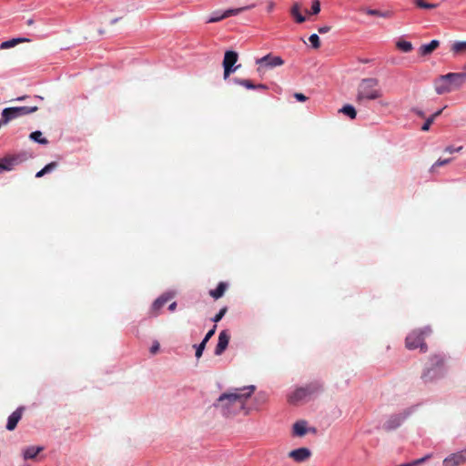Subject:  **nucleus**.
Segmentation results:
<instances>
[{"label": "nucleus", "mask_w": 466, "mask_h": 466, "mask_svg": "<svg viewBox=\"0 0 466 466\" xmlns=\"http://www.w3.org/2000/svg\"><path fill=\"white\" fill-rule=\"evenodd\" d=\"M255 390L254 385H249L224 392L217 399L214 407L225 417H233L241 412L248 415L250 408L247 407V401Z\"/></svg>", "instance_id": "1"}, {"label": "nucleus", "mask_w": 466, "mask_h": 466, "mask_svg": "<svg viewBox=\"0 0 466 466\" xmlns=\"http://www.w3.org/2000/svg\"><path fill=\"white\" fill-rule=\"evenodd\" d=\"M465 82L466 72L448 73L436 77L433 86L438 95H444L461 89Z\"/></svg>", "instance_id": "2"}, {"label": "nucleus", "mask_w": 466, "mask_h": 466, "mask_svg": "<svg viewBox=\"0 0 466 466\" xmlns=\"http://www.w3.org/2000/svg\"><path fill=\"white\" fill-rule=\"evenodd\" d=\"M382 96V91L379 87V80L374 77L362 79L357 89L356 101L361 103L364 100H375Z\"/></svg>", "instance_id": "3"}, {"label": "nucleus", "mask_w": 466, "mask_h": 466, "mask_svg": "<svg viewBox=\"0 0 466 466\" xmlns=\"http://www.w3.org/2000/svg\"><path fill=\"white\" fill-rule=\"evenodd\" d=\"M431 334L430 327L415 329L411 330L405 339V346L408 350L420 349V352H426L428 350L425 339Z\"/></svg>", "instance_id": "4"}, {"label": "nucleus", "mask_w": 466, "mask_h": 466, "mask_svg": "<svg viewBox=\"0 0 466 466\" xmlns=\"http://www.w3.org/2000/svg\"><path fill=\"white\" fill-rule=\"evenodd\" d=\"M256 64L258 66L257 71L262 76L268 69H272L276 66H280L284 64L283 59L279 56H274L272 54H268L261 58L256 59Z\"/></svg>", "instance_id": "5"}, {"label": "nucleus", "mask_w": 466, "mask_h": 466, "mask_svg": "<svg viewBox=\"0 0 466 466\" xmlns=\"http://www.w3.org/2000/svg\"><path fill=\"white\" fill-rule=\"evenodd\" d=\"M38 107L34 106H15L5 108L2 112V119L4 124H7L9 121L25 115H29L37 111Z\"/></svg>", "instance_id": "6"}, {"label": "nucleus", "mask_w": 466, "mask_h": 466, "mask_svg": "<svg viewBox=\"0 0 466 466\" xmlns=\"http://www.w3.org/2000/svg\"><path fill=\"white\" fill-rule=\"evenodd\" d=\"M238 55L237 52L228 50L225 52L224 59H223V67H224V79H227L232 73H234L238 67H240V65L235 66V64L238 62Z\"/></svg>", "instance_id": "7"}, {"label": "nucleus", "mask_w": 466, "mask_h": 466, "mask_svg": "<svg viewBox=\"0 0 466 466\" xmlns=\"http://www.w3.org/2000/svg\"><path fill=\"white\" fill-rule=\"evenodd\" d=\"M412 413V409L409 408L404 410L399 414H393L384 422L383 429L390 431L399 428L402 422Z\"/></svg>", "instance_id": "8"}, {"label": "nucleus", "mask_w": 466, "mask_h": 466, "mask_svg": "<svg viewBox=\"0 0 466 466\" xmlns=\"http://www.w3.org/2000/svg\"><path fill=\"white\" fill-rule=\"evenodd\" d=\"M321 386L317 382L310 383L305 387L298 388L295 391H293V401L305 400L315 393L319 392Z\"/></svg>", "instance_id": "9"}, {"label": "nucleus", "mask_w": 466, "mask_h": 466, "mask_svg": "<svg viewBox=\"0 0 466 466\" xmlns=\"http://www.w3.org/2000/svg\"><path fill=\"white\" fill-rule=\"evenodd\" d=\"M466 463V449L452 453L443 460L444 466H460Z\"/></svg>", "instance_id": "10"}, {"label": "nucleus", "mask_w": 466, "mask_h": 466, "mask_svg": "<svg viewBox=\"0 0 466 466\" xmlns=\"http://www.w3.org/2000/svg\"><path fill=\"white\" fill-rule=\"evenodd\" d=\"M307 433H317V429L314 427H309L306 420H298L293 424V435L303 437Z\"/></svg>", "instance_id": "11"}, {"label": "nucleus", "mask_w": 466, "mask_h": 466, "mask_svg": "<svg viewBox=\"0 0 466 466\" xmlns=\"http://www.w3.org/2000/svg\"><path fill=\"white\" fill-rule=\"evenodd\" d=\"M230 339V335L228 330H222L218 335V344L215 348L214 353L220 356L228 348Z\"/></svg>", "instance_id": "12"}, {"label": "nucleus", "mask_w": 466, "mask_h": 466, "mask_svg": "<svg viewBox=\"0 0 466 466\" xmlns=\"http://www.w3.org/2000/svg\"><path fill=\"white\" fill-rule=\"evenodd\" d=\"M429 365L437 368L438 371L435 376H444L445 374V359L442 355L435 354L430 357Z\"/></svg>", "instance_id": "13"}, {"label": "nucleus", "mask_w": 466, "mask_h": 466, "mask_svg": "<svg viewBox=\"0 0 466 466\" xmlns=\"http://www.w3.org/2000/svg\"><path fill=\"white\" fill-rule=\"evenodd\" d=\"M24 407L17 408L9 417L6 424V429L8 431H14L18 423V421L21 420L23 412H24Z\"/></svg>", "instance_id": "14"}, {"label": "nucleus", "mask_w": 466, "mask_h": 466, "mask_svg": "<svg viewBox=\"0 0 466 466\" xmlns=\"http://www.w3.org/2000/svg\"><path fill=\"white\" fill-rule=\"evenodd\" d=\"M311 451L305 447L293 450V461H306L311 457Z\"/></svg>", "instance_id": "15"}, {"label": "nucleus", "mask_w": 466, "mask_h": 466, "mask_svg": "<svg viewBox=\"0 0 466 466\" xmlns=\"http://www.w3.org/2000/svg\"><path fill=\"white\" fill-rule=\"evenodd\" d=\"M172 295L170 294H164L160 296L158 299H157L151 307V311L153 316H157L158 311L161 308H163L166 303L171 299Z\"/></svg>", "instance_id": "16"}, {"label": "nucleus", "mask_w": 466, "mask_h": 466, "mask_svg": "<svg viewBox=\"0 0 466 466\" xmlns=\"http://www.w3.org/2000/svg\"><path fill=\"white\" fill-rule=\"evenodd\" d=\"M245 9H247V7L236 8V9H228L219 16L215 15V16L210 17L208 20V23H216V22L221 21L222 19L229 17L231 15H238L240 12H242Z\"/></svg>", "instance_id": "17"}, {"label": "nucleus", "mask_w": 466, "mask_h": 466, "mask_svg": "<svg viewBox=\"0 0 466 466\" xmlns=\"http://www.w3.org/2000/svg\"><path fill=\"white\" fill-rule=\"evenodd\" d=\"M438 371L437 368H433L432 366L431 365H428L424 371L422 372L421 374V379L425 381V382H431L435 380H438L440 378H442L443 376H435L436 372Z\"/></svg>", "instance_id": "18"}, {"label": "nucleus", "mask_w": 466, "mask_h": 466, "mask_svg": "<svg viewBox=\"0 0 466 466\" xmlns=\"http://www.w3.org/2000/svg\"><path fill=\"white\" fill-rule=\"evenodd\" d=\"M17 161L15 157H5L0 159V172L12 170Z\"/></svg>", "instance_id": "19"}, {"label": "nucleus", "mask_w": 466, "mask_h": 466, "mask_svg": "<svg viewBox=\"0 0 466 466\" xmlns=\"http://www.w3.org/2000/svg\"><path fill=\"white\" fill-rule=\"evenodd\" d=\"M440 46V42L438 40H431L427 45H422L419 49V54L420 56H428L431 54L436 48Z\"/></svg>", "instance_id": "20"}, {"label": "nucleus", "mask_w": 466, "mask_h": 466, "mask_svg": "<svg viewBox=\"0 0 466 466\" xmlns=\"http://www.w3.org/2000/svg\"><path fill=\"white\" fill-rule=\"evenodd\" d=\"M228 289V284L225 282H219L218 287L215 289L209 290V295L214 298L215 299H218L221 298L226 289Z\"/></svg>", "instance_id": "21"}, {"label": "nucleus", "mask_w": 466, "mask_h": 466, "mask_svg": "<svg viewBox=\"0 0 466 466\" xmlns=\"http://www.w3.org/2000/svg\"><path fill=\"white\" fill-rule=\"evenodd\" d=\"M43 451V447L30 446L24 451L25 460L35 459Z\"/></svg>", "instance_id": "22"}, {"label": "nucleus", "mask_w": 466, "mask_h": 466, "mask_svg": "<svg viewBox=\"0 0 466 466\" xmlns=\"http://www.w3.org/2000/svg\"><path fill=\"white\" fill-rule=\"evenodd\" d=\"M25 42H29V39L24 38V37L13 38L11 40L3 42L0 45V48L1 49L11 48V47H14L15 46H16L17 44L25 43Z\"/></svg>", "instance_id": "23"}, {"label": "nucleus", "mask_w": 466, "mask_h": 466, "mask_svg": "<svg viewBox=\"0 0 466 466\" xmlns=\"http://www.w3.org/2000/svg\"><path fill=\"white\" fill-rule=\"evenodd\" d=\"M268 396L266 392H264V391L258 392L254 398L255 405L253 408L256 410H258L261 406H263L268 401Z\"/></svg>", "instance_id": "24"}, {"label": "nucleus", "mask_w": 466, "mask_h": 466, "mask_svg": "<svg viewBox=\"0 0 466 466\" xmlns=\"http://www.w3.org/2000/svg\"><path fill=\"white\" fill-rule=\"evenodd\" d=\"M396 46L399 50L404 53H409L413 49L412 44L405 40H399L396 43Z\"/></svg>", "instance_id": "25"}, {"label": "nucleus", "mask_w": 466, "mask_h": 466, "mask_svg": "<svg viewBox=\"0 0 466 466\" xmlns=\"http://www.w3.org/2000/svg\"><path fill=\"white\" fill-rule=\"evenodd\" d=\"M339 112H342L343 114L350 116V119H355L357 116V112L355 108L351 105H346L344 106Z\"/></svg>", "instance_id": "26"}, {"label": "nucleus", "mask_w": 466, "mask_h": 466, "mask_svg": "<svg viewBox=\"0 0 466 466\" xmlns=\"http://www.w3.org/2000/svg\"><path fill=\"white\" fill-rule=\"evenodd\" d=\"M451 51L454 54H461L466 52V41L455 42L451 46Z\"/></svg>", "instance_id": "27"}, {"label": "nucleus", "mask_w": 466, "mask_h": 466, "mask_svg": "<svg viewBox=\"0 0 466 466\" xmlns=\"http://www.w3.org/2000/svg\"><path fill=\"white\" fill-rule=\"evenodd\" d=\"M30 138L42 145H46L48 143L46 138L42 137V133L40 131L32 132L30 134Z\"/></svg>", "instance_id": "28"}, {"label": "nucleus", "mask_w": 466, "mask_h": 466, "mask_svg": "<svg viewBox=\"0 0 466 466\" xmlns=\"http://www.w3.org/2000/svg\"><path fill=\"white\" fill-rule=\"evenodd\" d=\"M293 18L298 23H303L306 18L299 12V5L298 4H293Z\"/></svg>", "instance_id": "29"}, {"label": "nucleus", "mask_w": 466, "mask_h": 466, "mask_svg": "<svg viewBox=\"0 0 466 466\" xmlns=\"http://www.w3.org/2000/svg\"><path fill=\"white\" fill-rule=\"evenodd\" d=\"M234 82L236 84H238L240 86H245L248 89H254L256 88V86L248 79H239V78H234Z\"/></svg>", "instance_id": "30"}, {"label": "nucleus", "mask_w": 466, "mask_h": 466, "mask_svg": "<svg viewBox=\"0 0 466 466\" xmlns=\"http://www.w3.org/2000/svg\"><path fill=\"white\" fill-rule=\"evenodd\" d=\"M365 13L369 15H375V16H380V17H389L390 12H381L377 9H366Z\"/></svg>", "instance_id": "31"}, {"label": "nucleus", "mask_w": 466, "mask_h": 466, "mask_svg": "<svg viewBox=\"0 0 466 466\" xmlns=\"http://www.w3.org/2000/svg\"><path fill=\"white\" fill-rule=\"evenodd\" d=\"M415 4L418 7L425 8V9H432V8H436L438 6L437 4L426 3L424 0H416Z\"/></svg>", "instance_id": "32"}, {"label": "nucleus", "mask_w": 466, "mask_h": 466, "mask_svg": "<svg viewBox=\"0 0 466 466\" xmlns=\"http://www.w3.org/2000/svg\"><path fill=\"white\" fill-rule=\"evenodd\" d=\"M312 48L319 49L320 47V39L317 34H313L309 38Z\"/></svg>", "instance_id": "33"}, {"label": "nucleus", "mask_w": 466, "mask_h": 466, "mask_svg": "<svg viewBox=\"0 0 466 466\" xmlns=\"http://www.w3.org/2000/svg\"><path fill=\"white\" fill-rule=\"evenodd\" d=\"M452 160V158H447V159H438L431 167V171H434L436 167H441V166H444V165H447L449 163H451Z\"/></svg>", "instance_id": "34"}, {"label": "nucleus", "mask_w": 466, "mask_h": 466, "mask_svg": "<svg viewBox=\"0 0 466 466\" xmlns=\"http://www.w3.org/2000/svg\"><path fill=\"white\" fill-rule=\"evenodd\" d=\"M228 311V308L224 307L222 308L218 314L212 319L214 322H218L221 320V319L225 316V314Z\"/></svg>", "instance_id": "35"}, {"label": "nucleus", "mask_w": 466, "mask_h": 466, "mask_svg": "<svg viewBox=\"0 0 466 466\" xmlns=\"http://www.w3.org/2000/svg\"><path fill=\"white\" fill-rule=\"evenodd\" d=\"M207 345V342L201 341V343L197 347L196 350V357L198 359L202 356L203 350H205V347Z\"/></svg>", "instance_id": "36"}, {"label": "nucleus", "mask_w": 466, "mask_h": 466, "mask_svg": "<svg viewBox=\"0 0 466 466\" xmlns=\"http://www.w3.org/2000/svg\"><path fill=\"white\" fill-rule=\"evenodd\" d=\"M320 11V4L318 0L313 1L312 6H311V12L312 15H317Z\"/></svg>", "instance_id": "37"}, {"label": "nucleus", "mask_w": 466, "mask_h": 466, "mask_svg": "<svg viewBox=\"0 0 466 466\" xmlns=\"http://www.w3.org/2000/svg\"><path fill=\"white\" fill-rule=\"evenodd\" d=\"M431 454H427L426 456L420 458V459H418V460H415L411 462L412 466H418L423 462H425L426 461H428L429 459L431 458Z\"/></svg>", "instance_id": "38"}, {"label": "nucleus", "mask_w": 466, "mask_h": 466, "mask_svg": "<svg viewBox=\"0 0 466 466\" xmlns=\"http://www.w3.org/2000/svg\"><path fill=\"white\" fill-rule=\"evenodd\" d=\"M434 122L433 117L430 116L426 119L425 123L421 127L422 131H428L431 126V124Z\"/></svg>", "instance_id": "39"}, {"label": "nucleus", "mask_w": 466, "mask_h": 466, "mask_svg": "<svg viewBox=\"0 0 466 466\" xmlns=\"http://www.w3.org/2000/svg\"><path fill=\"white\" fill-rule=\"evenodd\" d=\"M56 167H57L56 162H51V163L47 164L43 169H44V172H46L47 174V173L51 172L52 170H54Z\"/></svg>", "instance_id": "40"}, {"label": "nucleus", "mask_w": 466, "mask_h": 466, "mask_svg": "<svg viewBox=\"0 0 466 466\" xmlns=\"http://www.w3.org/2000/svg\"><path fill=\"white\" fill-rule=\"evenodd\" d=\"M462 147H454L452 146H449L447 147L444 151L447 152V153H450V154H452L454 152H461L462 150Z\"/></svg>", "instance_id": "41"}, {"label": "nucleus", "mask_w": 466, "mask_h": 466, "mask_svg": "<svg viewBox=\"0 0 466 466\" xmlns=\"http://www.w3.org/2000/svg\"><path fill=\"white\" fill-rule=\"evenodd\" d=\"M217 326L215 325L205 336L203 341L207 342L210 339V338L215 334Z\"/></svg>", "instance_id": "42"}, {"label": "nucleus", "mask_w": 466, "mask_h": 466, "mask_svg": "<svg viewBox=\"0 0 466 466\" xmlns=\"http://www.w3.org/2000/svg\"><path fill=\"white\" fill-rule=\"evenodd\" d=\"M293 97H295L299 102H305L308 100V97L302 93H294Z\"/></svg>", "instance_id": "43"}, {"label": "nucleus", "mask_w": 466, "mask_h": 466, "mask_svg": "<svg viewBox=\"0 0 466 466\" xmlns=\"http://www.w3.org/2000/svg\"><path fill=\"white\" fill-rule=\"evenodd\" d=\"M158 350H159V343L157 341H155L150 348V353L155 355L158 352Z\"/></svg>", "instance_id": "44"}, {"label": "nucleus", "mask_w": 466, "mask_h": 466, "mask_svg": "<svg viewBox=\"0 0 466 466\" xmlns=\"http://www.w3.org/2000/svg\"><path fill=\"white\" fill-rule=\"evenodd\" d=\"M330 29H331V26H329V25H323V26H320V27L318 28V32L319 34H326V33L329 32Z\"/></svg>", "instance_id": "45"}, {"label": "nucleus", "mask_w": 466, "mask_h": 466, "mask_svg": "<svg viewBox=\"0 0 466 466\" xmlns=\"http://www.w3.org/2000/svg\"><path fill=\"white\" fill-rule=\"evenodd\" d=\"M442 110H443V108H442V109L438 110L437 112H435L434 114H432L431 116V117H433V119L435 120V119H436V117H438L439 116H441V114L442 113Z\"/></svg>", "instance_id": "46"}, {"label": "nucleus", "mask_w": 466, "mask_h": 466, "mask_svg": "<svg viewBox=\"0 0 466 466\" xmlns=\"http://www.w3.org/2000/svg\"><path fill=\"white\" fill-rule=\"evenodd\" d=\"M176 308H177V302H172V303L169 305L168 309H169L170 311H174V310L176 309Z\"/></svg>", "instance_id": "47"}, {"label": "nucleus", "mask_w": 466, "mask_h": 466, "mask_svg": "<svg viewBox=\"0 0 466 466\" xmlns=\"http://www.w3.org/2000/svg\"><path fill=\"white\" fill-rule=\"evenodd\" d=\"M46 173L44 172V169L42 168L40 171H38L35 175L36 177H43L44 175H46Z\"/></svg>", "instance_id": "48"}, {"label": "nucleus", "mask_w": 466, "mask_h": 466, "mask_svg": "<svg viewBox=\"0 0 466 466\" xmlns=\"http://www.w3.org/2000/svg\"><path fill=\"white\" fill-rule=\"evenodd\" d=\"M121 18L120 17H116V18H114L111 20L110 24L111 25H115L116 24Z\"/></svg>", "instance_id": "49"}, {"label": "nucleus", "mask_w": 466, "mask_h": 466, "mask_svg": "<svg viewBox=\"0 0 466 466\" xmlns=\"http://www.w3.org/2000/svg\"><path fill=\"white\" fill-rule=\"evenodd\" d=\"M256 88H259V89H266L267 87H266V86H265V85H263V84H259V85H257V86H256Z\"/></svg>", "instance_id": "50"}, {"label": "nucleus", "mask_w": 466, "mask_h": 466, "mask_svg": "<svg viewBox=\"0 0 466 466\" xmlns=\"http://www.w3.org/2000/svg\"><path fill=\"white\" fill-rule=\"evenodd\" d=\"M416 114H417L418 116H420V117H424V116H424V113H423L422 111H420V110H416Z\"/></svg>", "instance_id": "51"}, {"label": "nucleus", "mask_w": 466, "mask_h": 466, "mask_svg": "<svg viewBox=\"0 0 466 466\" xmlns=\"http://www.w3.org/2000/svg\"><path fill=\"white\" fill-rule=\"evenodd\" d=\"M33 24H34V20L32 18H30L26 21V25L29 26L32 25Z\"/></svg>", "instance_id": "52"}, {"label": "nucleus", "mask_w": 466, "mask_h": 466, "mask_svg": "<svg viewBox=\"0 0 466 466\" xmlns=\"http://www.w3.org/2000/svg\"><path fill=\"white\" fill-rule=\"evenodd\" d=\"M26 98L25 96H19L16 98L17 101H22V100H25Z\"/></svg>", "instance_id": "53"}]
</instances>
